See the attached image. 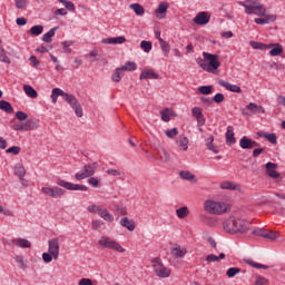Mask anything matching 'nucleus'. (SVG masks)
<instances>
[{"mask_svg": "<svg viewBox=\"0 0 285 285\" xmlns=\"http://www.w3.org/2000/svg\"><path fill=\"white\" fill-rule=\"evenodd\" d=\"M223 228L226 233L235 235L240 233L242 235H253L254 237H264L265 239H277L279 233L271 229H264L253 226V223L239 217L232 216L223 223Z\"/></svg>", "mask_w": 285, "mask_h": 285, "instance_id": "1", "label": "nucleus"}, {"mask_svg": "<svg viewBox=\"0 0 285 285\" xmlns=\"http://www.w3.org/2000/svg\"><path fill=\"white\" fill-rule=\"evenodd\" d=\"M243 8H245L246 14H255L256 18L254 19L257 26H265V23H275L277 21V16L275 14H267L266 7L262 4L258 0H246L245 2H238Z\"/></svg>", "mask_w": 285, "mask_h": 285, "instance_id": "2", "label": "nucleus"}, {"mask_svg": "<svg viewBox=\"0 0 285 285\" xmlns=\"http://www.w3.org/2000/svg\"><path fill=\"white\" fill-rule=\"evenodd\" d=\"M203 57L204 59H197V65L199 68L205 70V72L215 73V71L219 69V66H222L218 55H213L205 51L203 52Z\"/></svg>", "mask_w": 285, "mask_h": 285, "instance_id": "3", "label": "nucleus"}, {"mask_svg": "<svg viewBox=\"0 0 285 285\" xmlns=\"http://www.w3.org/2000/svg\"><path fill=\"white\" fill-rule=\"evenodd\" d=\"M204 208L210 215H224V213H228L230 205L224 202H215V200H206Z\"/></svg>", "mask_w": 285, "mask_h": 285, "instance_id": "4", "label": "nucleus"}, {"mask_svg": "<svg viewBox=\"0 0 285 285\" xmlns=\"http://www.w3.org/2000/svg\"><path fill=\"white\" fill-rule=\"evenodd\" d=\"M151 268L154 271V275L160 279H167V277H170L173 273L169 267L164 265V261H161L160 257H154L151 259Z\"/></svg>", "mask_w": 285, "mask_h": 285, "instance_id": "5", "label": "nucleus"}, {"mask_svg": "<svg viewBox=\"0 0 285 285\" xmlns=\"http://www.w3.org/2000/svg\"><path fill=\"white\" fill-rule=\"evenodd\" d=\"M98 245L101 248H107L108 250H115L116 253H126V248L121 246L119 242L108 236H101L98 240Z\"/></svg>", "mask_w": 285, "mask_h": 285, "instance_id": "6", "label": "nucleus"}, {"mask_svg": "<svg viewBox=\"0 0 285 285\" xmlns=\"http://www.w3.org/2000/svg\"><path fill=\"white\" fill-rule=\"evenodd\" d=\"M98 168H99V164L97 163L87 164L82 167L80 171L75 174V179H77V181L88 179V177H92V175L97 173Z\"/></svg>", "mask_w": 285, "mask_h": 285, "instance_id": "7", "label": "nucleus"}, {"mask_svg": "<svg viewBox=\"0 0 285 285\" xmlns=\"http://www.w3.org/2000/svg\"><path fill=\"white\" fill-rule=\"evenodd\" d=\"M41 193L47 195V197H51V199H59V197H63V195H66V189L57 186H45L41 188Z\"/></svg>", "mask_w": 285, "mask_h": 285, "instance_id": "8", "label": "nucleus"}, {"mask_svg": "<svg viewBox=\"0 0 285 285\" xmlns=\"http://www.w3.org/2000/svg\"><path fill=\"white\" fill-rule=\"evenodd\" d=\"M61 245L59 244V238H51L48 240V253L52 255L53 259H59V250Z\"/></svg>", "mask_w": 285, "mask_h": 285, "instance_id": "9", "label": "nucleus"}, {"mask_svg": "<svg viewBox=\"0 0 285 285\" xmlns=\"http://www.w3.org/2000/svg\"><path fill=\"white\" fill-rule=\"evenodd\" d=\"M57 185L61 186V188H66V190H82V191L88 190V186L86 185H77V184L68 183L66 180H58Z\"/></svg>", "mask_w": 285, "mask_h": 285, "instance_id": "10", "label": "nucleus"}, {"mask_svg": "<svg viewBox=\"0 0 285 285\" xmlns=\"http://www.w3.org/2000/svg\"><path fill=\"white\" fill-rule=\"evenodd\" d=\"M239 147L243 150H253V148H259V142L244 136L243 138H240L239 140Z\"/></svg>", "mask_w": 285, "mask_h": 285, "instance_id": "11", "label": "nucleus"}, {"mask_svg": "<svg viewBox=\"0 0 285 285\" xmlns=\"http://www.w3.org/2000/svg\"><path fill=\"white\" fill-rule=\"evenodd\" d=\"M187 254L188 249L184 246L174 245V247H171V257H174V259H184Z\"/></svg>", "mask_w": 285, "mask_h": 285, "instance_id": "12", "label": "nucleus"}, {"mask_svg": "<svg viewBox=\"0 0 285 285\" xmlns=\"http://www.w3.org/2000/svg\"><path fill=\"white\" fill-rule=\"evenodd\" d=\"M219 86H222L225 90L229 92H236L237 95H242V87L237 85H233L224 79L218 80Z\"/></svg>", "mask_w": 285, "mask_h": 285, "instance_id": "13", "label": "nucleus"}, {"mask_svg": "<svg viewBox=\"0 0 285 285\" xmlns=\"http://www.w3.org/2000/svg\"><path fill=\"white\" fill-rule=\"evenodd\" d=\"M209 22H210V14L206 11L199 12L194 18V23H196V26H206Z\"/></svg>", "mask_w": 285, "mask_h": 285, "instance_id": "14", "label": "nucleus"}, {"mask_svg": "<svg viewBox=\"0 0 285 285\" xmlns=\"http://www.w3.org/2000/svg\"><path fill=\"white\" fill-rule=\"evenodd\" d=\"M191 115L193 117H195L198 126H204V124H206V118H204V112L202 107H194L191 109Z\"/></svg>", "mask_w": 285, "mask_h": 285, "instance_id": "15", "label": "nucleus"}, {"mask_svg": "<svg viewBox=\"0 0 285 285\" xmlns=\"http://www.w3.org/2000/svg\"><path fill=\"white\" fill-rule=\"evenodd\" d=\"M266 173L272 179H279V173H277V164L267 163L265 165Z\"/></svg>", "mask_w": 285, "mask_h": 285, "instance_id": "16", "label": "nucleus"}, {"mask_svg": "<svg viewBox=\"0 0 285 285\" xmlns=\"http://www.w3.org/2000/svg\"><path fill=\"white\" fill-rule=\"evenodd\" d=\"M39 127V120L37 119H28L22 122V132H28L30 130H35Z\"/></svg>", "mask_w": 285, "mask_h": 285, "instance_id": "17", "label": "nucleus"}, {"mask_svg": "<svg viewBox=\"0 0 285 285\" xmlns=\"http://www.w3.org/2000/svg\"><path fill=\"white\" fill-rule=\"evenodd\" d=\"M267 50H271L269 51L271 57H279V55L284 52V47L279 43H269L267 45Z\"/></svg>", "mask_w": 285, "mask_h": 285, "instance_id": "18", "label": "nucleus"}, {"mask_svg": "<svg viewBox=\"0 0 285 285\" xmlns=\"http://www.w3.org/2000/svg\"><path fill=\"white\" fill-rule=\"evenodd\" d=\"M98 216L104 219V222H107V224H112V222H115V216L110 214L106 207H101Z\"/></svg>", "mask_w": 285, "mask_h": 285, "instance_id": "19", "label": "nucleus"}, {"mask_svg": "<svg viewBox=\"0 0 285 285\" xmlns=\"http://www.w3.org/2000/svg\"><path fill=\"white\" fill-rule=\"evenodd\" d=\"M235 129L233 128V126H228L227 127V131H226V144L227 146H235V144H237V139L235 138Z\"/></svg>", "mask_w": 285, "mask_h": 285, "instance_id": "20", "label": "nucleus"}, {"mask_svg": "<svg viewBox=\"0 0 285 285\" xmlns=\"http://www.w3.org/2000/svg\"><path fill=\"white\" fill-rule=\"evenodd\" d=\"M176 144L179 148V150H181L183 153H186V150H188V137H186L185 135H180L177 139H176Z\"/></svg>", "mask_w": 285, "mask_h": 285, "instance_id": "21", "label": "nucleus"}, {"mask_svg": "<svg viewBox=\"0 0 285 285\" xmlns=\"http://www.w3.org/2000/svg\"><path fill=\"white\" fill-rule=\"evenodd\" d=\"M257 112V104L249 102L245 108H243L242 114L245 117H253Z\"/></svg>", "mask_w": 285, "mask_h": 285, "instance_id": "22", "label": "nucleus"}, {"mask_svg": "<svg viewBox=\"0 0 285 285\" xmlns=\"http://www.w3.org/2000/svg\"><path fill=\"white\" fill-rule=\"evenodd\" d=\"M101 43H107V45L126 43V37L120 36V37H115V38H105V39L101 40Z\"/></svg>", "mask_w": 285, "mask_h": 285, "instance_id": "23", "label": "nucleus"}, {"mask_svg": "<svg viewBox=\"0 0 285 285\" xmlns=\"http://www.w3.org/2000/svg\"><path fill=\"white\" fill-rule=\"evenodd\" d=\"M140 80L144 79H159V75L155 72L153 69H145L139 77Z\"/></svg>", "mask_w": 285, "mask_h": 285, "instance_id": "24", "label": "nucleus"}, {"mask_svg": "<svg viewBox=\"0 0 285 285\" xmlns=\"http://www.w3.org/2000/svg\"><path fill=\"white\" fill-rule=\"evenodd\" d=\"M13 173L21 181H23V177H26V167L18 163L13 167Z\"/></svg>", "mask_w": 285, "mask_h": 285, "instance_id": "25", "label": "nucleus"}, {"mask_svg": "<svg viewBox=\"0 0 285 285\" xmlns=\"http://www.w3.org/2000/svg\"><path fill=\"white\" fill-rule=\"evenodd\" d=\"M23 90L24 95H27V97H30L31 99H37V97H39L37 90H35V88H32V86L30 85H24Z\"/></svg>", "mask_w": 285, "mask_h": 285, "instance_id": "26", "label": "nucleus"}, {"mask_svg": "<svg viewBox=\"0 0 285 285\" xmlns=\"http://www.w3.org/2000/svg\"><path fill=\"white\" fill-rule=\"evenodd\" d=\"M120 225L130 232L135 230V228H136L135 220H130V219H128V217L120 219Z\"/></svg>", "mask_w": 285, "mask_h": 285, "instance_id": "27", "label": "nucleus"}, {"mask_svg": "<svg viewBox=\"0 0 285 285\" xmlns=\"http://www.w3.org/2000/svg\"><path fill=\"white\" fill-rule=\"evenodd\" d=\"M12 244L18 246V248H30L31 244L26 238H14Z\"/></svg>", "mask_w": 285, "mask_h": 285, "instance_id": "28", "label": "nucleus"}, {"mask_svg": "<svg viewBox=\"0 0 285 285\" xmlns=\"http://www.w3.org/2000/svg\"><path fill=\"white\" fill-rule=\"evenodd\" d=\"M57 30H59V28L57 27L50 29L47 33L42 36V41H45V43H52V37H55Z\"/></svg>", "mask_w": 285, "mask_h": 285, "instance_id": "29", "label": "nucleus"}, {"mask_svg": "<svg viewBox=\"0 0 285 285\" xmlns=\"http://www.w3.org/2000/svg\"><path fill=\"white\" fill-rule=\"evenodd\" d=\"M258 137H263L264 139H267L269 144H277V135L275 134H268V132H258Z\"/></svg>", "mask_w": 285, "mask_h": 285, "instance_id": "30", "label": "nucleus"}, {"mask_svg": "<svg viewBox=\"0 0 285 285\" xmlns=\"http://www.w3.org/2000/svg\"><path fill=\"white\" fill-rule=\"evenodd\" d=\"M124 79V69L121 67L117 68L115 72L111 76V81H115V83H119Z\"/></svg>", "mask_w": 285, "mask_h": 285, "instance_id": "31", "label": "nucleus"}, {"mask_svg": "<svg viewBox=\"0 0 285 285\" xmlns=\"http://www.w3.org/2000/svg\"><path fill=\"white\" fill-rule=\"evenodd\" d=\"M213 141H215V137L209 136L205 140V144H206L208 150H210L212 153H215V155H217L219 153V150H217V146H215V144H213Z\"/></svg>", "mask_w": 285, "mask_h": 285, "instance_id": "32", "label": "nucleus"}, {"mask_svg": "<svg viewBox=\"0 0 285 285\" xmlns=\"http://www.w3.org/2000/svg\"><path fill=\"white\" fill-rule=\"evenodd\" d=\"M179 175H180V178L184 179L185 181H194V183L197 181L195 175L188 170L180 171Z\"/></svg>", "mask_w": 285, "mask_h": 285, "instance_id": "33", "label": "nucleus"}, {"mask_svg": "<svg viewBox=\"0 0 285 285\" xmlns=\"http://www.w3.org/2000/svg\"><path fill=\"white\" fill-rule=\"evenodd\" d=\"M220 188L223 190H239V185L230 181H223Z\"/></svg>", "mask_w": 285, "mask_h": 285, "instance_id": "34", "label": "nucleus"}, {"mask_svg": "<svg viewBox=\"0 0 285 285\" xmlns=\"http://www.w3.org/2000/svg\"><path fill=\"white\" fill-rule=\"evenodd\" d=\"M63 95H66V91L59 89V88H53L51 91V101L52 104H57V99L59 97H63Z\"/></svg>", "mask_w": 285, "mask_h": 285, "instance_id": "35", "label": "nucleus"}, {"mask_svg": "<svg viewBox=\"0 0 285 285\" xmlns=\"http://www.w3.org/2000/svg\"><path fill=\"white\" fill-rule=\"evenodd\" d=\"M176 215H177L178 219H186V217H188V215H190V212L188 210V207L184 206V207L176 209Z\"/></svg>", "mask_w": 285, "mask_h": 285, "instance_id": "36", "label": "nucleus"}, {"mask_svg": "<svg viewBox=\"0 0 285 285\" xmlns=\"http://www.w3.org/2000/svg\"><path fill=\"white\" fill-rule=\"evenodd\" d=\"M120 70H122V72H132L137 70V63L132 61H128L122 67H120Z\"/></svg>", "mask_w": 285, "mask_h": 285, "instance_id": "37", "label": "nucleus"}, {"mask_svg": "<svg viewBox=\"0 0 285 285\" xmlns=\"http://www.w3.org/2000/svg\"><path fill=\"white\" fill-rule=\"evenodd\" d=\"M217 222H218V218L217 217H213V216H203V223L206 225V226H217Z\"/></svg>", "mask_w": 285, "mask_h": 285, "instance_id": "38", "label": "nucleus"}, {"mask_svg": "<svg viewBox=\"0 0 285 285\" xmlns=\"http://www.w3.org/2000/svg\"><path fill=\"white\" fill-rule=\"evenodd\" d=\"M129 8L131 10H134V12L138 16V17H141V14H144L146 12V10L144 9V7L139 3H134V4H130Z\"/></svg>", "mask_w": 285, "mask_h": 285, "instance_id": "39", "label": "nucleus"}, {"mask_svg": "<svg viewBox=\"0 0 285 285\" xmlns=\"http://www.w3.org/2000/svg\"><path fill=\"white\" fill-rule=\"evenodd\" d=\"M246 264L252 266L253 268H263L264 271H268V265H262L250 258L245 259Z\"/></svg>", "mask_w": 285, "mask_h": 285, "instance_id": "40", "label": "nucleus"}, {"mask_svg": "<svg viewBox=\"0 0 285 285\" xmlns=\"http://www.w3.org/2000/svg\"><path fill=\"white\" fill-rule=\"evenodd\" d=\"M159 46L160 49L163 50L164 56L168 57V55H170V43H168L165 40H160Z\"/></svg>", "mask_w": 285, "mask_h": 285, "instance_id": "41", "label": "nucleus"}, {"mask_svg": "<svg viewBox=\"0 0 285 285\" xmlns=\"http://www.w3.org/2000/svg\"><path fill=\"white\" fill-rule=\"evenodd\" d=\"M42 33H43V26L41 24H36L30 29V35H32L33 37H39V35H42Z\"/></svg>", "mask_w": 285, "mask_h": 285, "instance_id": "42", "label": "nucleus"}, {"mask_svg": "<svg viewBox=\"0 0 285 285\" xmlns=\"http://www.w3.org/2000/svg\"><path fill=\"white\" fill-rule=\"evenodd\" d=\"M226 258V254L220 253L219 256H216L214 254H209L206 256V262L210 263V262H219V259H225Z\"/></svg>", "mask_w": 285, "mask_h": 285, "instance_id": "43", "label": "nucleus"}, {"mask_svg": "<svg viewBox=\"0 0 285 285\" xmlns=\"http://www.w3.org/2000/svg\"><path fill=\"white\" fill-rule=\"evenodd\" d=\"M249 46L254 49V50H267L268 45L262 43V42H257V41H250Z\"/></svg>", "mask_w": 285, "mask_h": 285, "instance_id": "44", "label": "nucleus"}, {"mask_svg": "<svg viewBox=\"0 0 285 285\" xmlns=\"http://www.w3.org/2000/svg\"><path fill=\"white\" fill-rule=\"evenodd\" d=\"M0 110H3V112H12V105L6 100H0Z\"/></svg>", "mask_w": 285, "mask_h": 285, "instance_id": "45", "label": "nucleus"}, {"mask_svg": "<svg viewBox=\"0 0 285 285\" xmlns=\"http://www.w3.org/2000/svg\"><path fill=\"white\" fill-rule=\"evenodd\" d=\"M200 95H213V86H200L198 87Z\"/></svg>", "mask_w": 285, "mask_h": 285, "instance_id": "46", "label": "nucleus"}, {"mask_svg": "<svg viewBox=\"0 0 285 285\" xmlns=\"http://www.w3.org/2000/svg\"><path fill=\"white\" fill-rule=\"evenodd\" d=\"M140 48L144 52H150V50H153V42L142 40L140 42Z\"/></svg>", "mask_w": 285, "mask_h": 285, "instance_id": "47", "label": "nucleus"}, {"mask_svg": "<svg viewBox=\"0 0 285 285\" xmlns=\"http://www.w3.org/2000/svg\"><path fill=\"white\" fill-rule=\"evenodd\" d=\"M161 119L166 122L170 121V115H173V109H165L160 111Z\"/></svg>", "mask_w": 285, "mask_h": 285, "instance_id": "48", "label": "nucleus"}, {"mask_svg": "<svg viewBox=\"0 0 285 285\" xmlns=\"http://www.w3.org/2000/svg\"><path fill=\"white\" fill-rule=\"evenodd\" d=\"M239 273H242V269H239L237 267H230L227 269L226 275H227V277L233 278V277H235V275H239Z\"/></svg>", "mask_w": 285, "mask_h": 285, "instance_id": "49", "label": "nucleus"}, {"mask_svg": "<svg viewBox=\"0 0 285 285\" xmlns=\"http://www.w3.org/2000/svg\"><path fill=\"white\" fill-rule=\"evenodd\" d=\"M165 135H166V137H168V139H175V137H177V135H179V129L173 128V129L166 130Z\"/></svg>", "mask_w": 285, "mask_h": 285, "instance_id": "50", "label": "nucleus"}, {"mask_svg": "<svg viewBox=\"0 0 285 285\" xmlns=\"http://www.w3.org/2000/svg\"><path fill=\"white\" fill-rule=\"evenodd\" d=\"M59 2L62 3V6H65L66 10H69V12H75V3L72 1L62 0Z\"/></svg>", "mask_w": 285, "mask_h": 285, "instance_id": "51", "label": "nucleus"}, {"mask_svg": "<svg viewBox=\"0 0 285 285\" xmlns=\"http://www.w3.org/2000/svg\"><path fill=\"white\" fill-rule=\"evenodd\" d=\"M104 226V220L96 219L91 222V228L92 230H101V227Z\"/></svg>", "mask_w": 285, "mask_h": 285, "instance_id": "52", "label": "nucleus"}, {"mask_svg": "<svg viewBox=\"0 0 285 285\" xmlns=\"http://www.w3.org/2000/svg\"><path fill=\"white\" fill-rule=\"evenodd\" d=\"M7 155H19V153H21V147L19 146H12V147H9L7 150H6Z\"/></svg>", "mask_w": 285, "mask_h": 285, "instance_id": "53", "label": "nucleus"}, {"mask_svg": "<svg viewBox=\"0 0 285 285\" xmlns=\"http://www.w3.org/2000/svg\"><path fill=\"white\" fill-rule=\"evenodd\" d=\"M14 3H16V8L18 10H23V8H28L29 1L28 0H14Z\"/></svg>", "mask_w": 285, "mask_h": 285, "instance_id": "54", "label": "nucleus"}, {"mask_svg": "<svg viewBox=\"0 0 285 285\" xmlns=\"http://www.w3.org/2000/svg\"><path fill=\"white\" fill-rule=\"evenodd\" d=\"M158 14H166L168 12V3L161 2L156 11Z\"/></svg>", "mask_w": 285, "mask_h": 285, "instance_id": "55", "label": "nucleus"}, {"mask_svg": "<svg viewBox=\"0 0 285 285\" xmlns=\"http://www.w3.org/2000/svg\"><path fill=\"white\" fill-rule=\"evenodd\" d=\"M101 208H102L101 205H89L87 207V210H88V213H97V215H99Z\"/></svg>", "mask_w": 285, "mask_h": 285, "instance_id": "56", "label": "nucleus"}, {"mask_svg": "<svg viewBox=\"0 0 285 285\" xmlns=\"http://www.w3.org/2000/svg\"><path fill=\"white\" fill-rule=\"evenodd\" d=\"M0 61H2V63H10V58L6 55L3 48H0Z\"/></svg>", "mask_w": 285, "mask_h": 285, "instance_id": "57", "label": "nucleus"}, {"mask_svg": "<svg viewBox=\"0 0 285 285\" xmlns=\"http://www.w3.org/2000/svg\"><path fill=\"white\" fill-rule=\"evenodd\" d=\"M72 41H65L62 42V49L63 52H66L67 55H70V52H72V49H70V46H72Z\"/></svg>", "mask_w": 285, "mask_h": 285, "instance_id": "58", "label": "nucleus"}, {"mask_svg": "<svg viewBox=\"0 0 285 285\" xmlns=\"http://www.w3.org/2000/svg\"><path fill=\"white\" fill-rule=\"evenodd\" d=\"M42 259L45 264H50V262H52V259H55V256H52V254L48 253H43L42 254Z\"/></svg>", "mask_w": 285, "mask_h": 285, "instance_id": "59", "label": "nucleus"}, {"mask_svg": "<svg viewBox=\"0 0 285 285\" xmlns=\"http://www.w3.org/2000/svg\"><path fill=\"white\" fill-rule=\"evenodd\" d=\"M255 285H268V279L264 278V276H257Z\"/></svg>", "mask_w": 285, "mask_h": 285, "instance_id": "60", "label": "nucleus"}, {"mask_svg": "<svg viewBox=\"0 0 285 285\" xmlns=\"http://www.w3.org/2000/svg\"><path fill=\"white\" fill-rule=\"evenodd\" d=\"M72 110L75 111L76 117H83V108H81V105L73 107Z\"/></svg>", "mask_w": 285, "mask_h": 285, "instance_id": "61", "label": "nucleus"}, {"mask_svg": "<svg viewBox=\"0 0 285 285\" xmlns=\"http://www.w3.org/2000/svg\"><path fill=\"white\" fill-rule=\"evenodd\" d=\"M14 261L18 264L19 268H26V263L23 262V256H16Z\"/></svg>", "mask_w": 285, "mask_h": 285, "instance_id": "62", "label": "nucleus"}, {"mask_svg": "<svg viewBox=\"0 0 285 285\" xmlns=\"http://www.w3.org/2000/svg\"><path fill=\"white\" fill-rule=\"evenodd\" d=\"M29 61H30V66H32V68H38L39 59H37V56H31L29 58Z\"/></svg>", "mask_w": 285, "mask_h": 285, "instance_id": "63", "label": "nucleus"}, {"mask_svg": "<svg viewBox=\"0 0 285 285\" xmlns=\"http://www.w3.org/2000/svg\"><path fill=\"white\" fill-rule=\"evenodd\" d=\"M78 285H95L90 278H81Z\"/></svg>", "mask_w": 285, "mask_h": 285, "instance_id": "64", "label": "nucleus"}]
</instances>
